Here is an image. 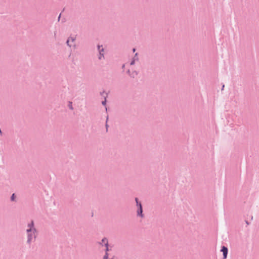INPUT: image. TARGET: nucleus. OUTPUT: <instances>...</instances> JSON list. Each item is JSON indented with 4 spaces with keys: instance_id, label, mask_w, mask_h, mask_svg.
<instances>
[{
    "instance_id": "obj_4",
    "label": "nucleus",
    "mask_w": 259,
    "mask_h": 259,
    "mask_svg": "<svg viewBox=\"0 0 259 259\" xmlns=\"http://www.w3.org/2000/svg\"><path fill=\"white\" fill-rule=\"evenodd\" d=\"M98 49L100 52V56H99V59H101L102 57H103V54H101V51H103V49L102 48V49H100V46H98Z\"/></svg>"
},
{
    "instance_id": "obj_13",
    "label": "nucleus",
    "mask_w": 259,
    "mask_h": 259,
    "mask_svg": "<svg viewBox=\"0 0 259 259\" xmlns=\"http://www.w3.org/2000/svg\"><path fill=\"white\" fill-rule=\"evenodd\" d=\"M0 133H1V130H0Z\"/></svg>"
},
{
    "instance_id": "obj_6",
    "label": "nucleus",
    "mask_w": 259,
    "mask_h": 259,
    "mask_svg": "<svg viewBox=\"0 0 259 259\" xmlns=\"http://www.w3.org/2000/svg\"><path fill=\"white\" fill-rule=\"evenodd\" d=\"M108 258V253L106 252V254L104 255L103 259H107Z\"/></svg>"
},
{
    "instance_id": "obj_10",
    "label": "nucleus",
    "mask_w": 259,
    "mask_h": 259,
    "mask_svg": "<svg viewBox=\"0 0 259 259\" xmlns=\"http://www.w3.org/2000/svg\"><path fill=\"white\" fill-rule=\"evenodd\" d=\"M102 104H103V105H105L106 104V101H103Z\"/></svg>"
},
{
    "instance_id": "obj_11",
    "label": "nucleus",
    "mask_w": 259,
    "mask_h": 259,
    "mask_svg": "<svg viewBox=\"0 0 259 259\" xmlns=\"http://www.w3.org/2000/svg\"><path fill=\"white\" fill-rule=\"evenodd\" d=\"M134 64V61H133L131 62V65H133Z\"/></svg>"
},
{
    "instance_id": "obj_9",
    "label": "nucleus",
    "mask_w": 259,
    "mask_h": 259,
    "mask_svg": "<svg viewBox=\"0 0 259 259\" xmlns=\"http://www.w3.org/2000/svg\"><path fill=\"white\" fill-rule=\"evenodd\" d=\"M106 246V252L109 250V249H108V245L107 246Z\"/></svg>"
},
{
    "instance_id": "obj_2",
    "label": "nucleus",
    "mask_w": 259,
    "mask_h": 259,
    "mask_svg": "<svg viewBox=\"0 0 259 259\" xmlns=\"http://www.w3.org/2000/svg\"><path fill=\"white\" fill-rule=\"evenodd\" d=\"M136 201L137 202V205L139 206V208L137 211L138 214L143 217L142 205L141 203H139L138 198H136Z\"/></svg>"
},
{
    "instance_id": "obj_1",
    "label": "nucleus",
    "mask_w": 259,
    "mask_h": 259,
    "mask_svg": "<svg viewBox=\"0 0 259 259\" xmlns=\"http://www.w3.org/2000/svg\"><path fill=\"white\" fill-rule=\"evenodd\" d=\"M28 229H27V232L28 233V242H29L32 240V238H35V229L34 228V223L32 221L30 224H28Z\"/></svg>"
},
{
    "instance_id": "obj_12",
    "label": "nucleus",
    "mask_w": 259,
    "mask_h": 259,
    "mask_svg": "<svg viewBox=\"0 0 259 259\" xmlns=\"http://www.w3.org/2000/svg\"><path fill=\"white\" fill-rule=\"evenodd\" d=\"M136 51V49H133V52H135Z\"/></svg>"
},
{
    "instance_id": "obj_3",
    "label": "nucleus",
    "mask_w": 259,
    "mask_h": 259,
    "mask_svg": "<svg viewBox=\"0 0 259 259\" xmlns=\"http://www.w3.org/2000/svg\"><path fill=\"white\" fill-rule=\"evenodd\" d=\"M221 251L223 253L224 258H226L227 257V253H228V249H227V248L225 246H223Z\"/></svg>"
},
{
    "instance_id": "obj_8",
    "label": "nucleus",
    "mask_w": 259,
    "mask_h": 259,
    "mask_svg": "<svg viewBox=\"0 0 259 259\" xmlns=\"http://www.w3.org/2000/svg\"><path fill=\"white\" fill-rule=\"evenodd\" d=\"M14 196H15V195H14V194H13L12 195V197H11L12 200H14Z\"/></svg>"
},
{
    "instance_id": "obj_7",
    "label": "nucleus",
    "mask_w": 259,
    "mask_h": 259,
    "mask_svg": "<svg viewBox=\"0 0 259 259\" xmlns=\"http://www.w3.org/2000/svg\"><path fill=\"white\" fill-rule=\"evenodd\" d=\"M70 39H68L67 40V44H68V46H71V45H69V42H70Z\"/></svg>"
},
{
    "instance_id": "obj_5",
    "label": "nucleus",
    "mask_w": 259,
    "mask_h": 259,
    "mask_svg": "<svg viewBox=\"0 0 259 259\" xmlns=\"http://www.w3.org/2000/svg\"><path fill=\"white\" fill-rule=\"evenodd\" d=\"M102 241L103 243H105V246L108 245V240L106 238H103Z\"/></svg>"
}]
</instances>
